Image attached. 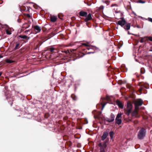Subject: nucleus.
<instances>
[{
	"label": "nucleus",
	"instance_id": "39448f33",
	"mask_svg": "<svg viewBox=\"0 0 152 152\" xmlns=\"http://www.w3.org/2000/svg\"><path fill=\"white\" fill-rule=\"evenodd\" d=\"M118 23L121 26H123L126 23V21L125 19L122 18L118 21Z\"/></svg>",
	"mask_w": 152,
	"mask_h": 152
},
{
	"label": "nucleus",
	"instance_id": "e433bc0d",
	"mask_svg": "<svg viewBox=\"0 0 152 152\" xmlns=\"http://www.w3.org/2000/svg\"><path fill=\"white\" fill-rule=\"evenodd\" d=\"M74 99V100H76V99H75H75Z\"/></svg>",
	"mask_w": 152,
	"mask_h": 152
},
{
	"label": "nucleus",
	"instance_id": "58836bf2",
	"mask_svg": "<svg viewBox=\"0 0 152 152\" xmlns=\"http://www.w3.org/2000/svg\"><path fill=\"white\" fill-rule=\"evenodd\" d=\"M151 41H152V40H151Z\"/></svg>",
	"mask_w": 152,
	"mask_h": 152
},
{
	"label": "nucleus",
	"instance_id": "a878e982",
	"mask_svg": "<svg viewBox=\"0 0 152 152\" xmlns=\"http://www.w3.org/2000/svg\"><path fill=\"white\" fill-rule=\"evenodd\" d=\"M54 50V49L53 48H50V50L51 52H52Z\"/></svg>",
	"mask_w": 152,
	"mask_h": 152
},
{
	"label": "nucleus",
	"instance_id": "412c9836",
	"mask_svg": "<svg viewBox=\"0 0 152 152\" xmlns=\"http://www.w3.org/2000/svg\"><path fill=\"white\" fill-rule=\"evenodd\" d=\"M6 33L8 34H11V32L9 31L8 30H6Z\"/></svg>",
	"mask_w": 152,
	"mask_h": 152
},
{
	"label": "nucleus",
	"instance_id": "393cba45",
	"mask_svg": "<svg viewBox=\"0 0 152 152\" xmlns=\"http://www.w3.org/2000/svg\"><path fill=\"white\" fill-rule=\"evenodd\" d=\"M118 5L116 4H113L111 5V7H118Z\"/></svg>",
	"mask_w": 152,
	"mask_h": 152
},
{
	"label": "nucleus",
	"instance_id": "f3484780",
	"mask_svg": "<svg viewBox=\"0 0 152 152\" xmlns=\"http://www.w3.org/2000/svg\"><path fill=\"white\" fill-rule=\"evenodd\" d=\"M126 29L127 30H129L130 29V24L129 23H128L126 24Z\"/></svg>",
	"mask_w": 152,
	"mask_h": 152
},
{
	"label": "nucleus",
	"instance_id": "cd10ccee",
	"mask_svg": "<svg viewBox=\"0 0 152 152\" xmlns=\"http://www.w3.org/2000/svg\"><path fill=\"white\" fill-rule=\"evenodd\" d=\"M82 45H85V46H88V45L86 43H83V44H82Z\"/></svg>",
	"mask_w": 152,
	"mask_h": 152
},
{
	"label": "nucleus",
	"instance_id": "20e7f679",
	"mask_svg": "<svg viewBox=\"0 0 152 152\" xmlns=\"http://www.w3.org/2000/svg\"><path fill=\"white\" fill-rule=\"evenodd\" d=\"M99 146L100 147V152H105V149L107 146L106 142H104L103 145L100 143Z\"/></svg>",
	"mask_w": 152,
	"mask_h": 152
},
{
	"label": "nucleus",
	"instance_id": "bb28decb",
	"mask_svg": "<svg viewBox=\"0 0 152 152\" xmlns=\"http://www.w3.org/2000/svg\"><path fill=\"white\" fill-rule=\"evenodd\" d=\"M148 20H149L150 21V22H152V18H148Z\"/></svg>",
	"mask_w": 152,
	"mask_h": 152
},
{
	"label": "nucleus",
	"instance_id": "473e14b6",
	"mask_svg": "<svg viewBox=\"0 0 152 152\" xmlns=\"http://www.w3.org/2000/svg\"><path fill=\"white\" fill-rule=\"evenodd\" d=\"M149 51H152V49L150 50H149Z\"/></svg>",
	"mask_w": 152,
	"mask_h": 152
},
{
	"label": "nucleus",
	"instance_id": "f257e3e1",
	"mask_svg": "<svg viewBox=\"0 0 152 152\" xmlns=\"http://www.w3.org/2000/svg\"><path fill=\"white\" fill-rule=\"evenodd\" d=\"M143 103L142 100L140 99L136 100L135 101L134 105L135 106V110H134V117H138V115H136L138 113V110L139 109V106L141 105Z\"/></svg>",
	"mask_w": 152,
	"mask_h": 152
},
{
	"label": "nucleus",
	"instance_id": "7ed1b4c3",
	"mask_svg": "<svg viewBox=\"0 0 152 152\" xmlns=\"http://www.w3.org/2000/svg\"><path fill=\"white\" fill-rule=\"evenodd\" d=\"M146 135V131L145 129L142 128L138 132L137 137L139 140H142L144 139Z\"/></svg>",
	"mask_w": 152,
	"mask_h": 152
},
{
	"label": "nucleus",
	"instance_id": "a211bd4d",
	"mask_svg": "<svg viewBox=\"0 0 152 152\" xmlns=\"http://www.w3.org/2000/svg\"><path fill=\"white\" fill-rule=\"evenodd\" d=\"M19 37L23 39H26L27 38V37L26 35H23V36H20Z\"/></svg>",
	"mask_w": 152,
	"mask_h": 152
},
{
	"label": "nucleus",
	"instance_id": "9d476101",
	"mask_svg": "<svg viewBox=\"0 0 152 152\" xmlns=\"http://www.w3.org/2000/svg\"><path fill=\"white\" fill-rule=\"evenodd\" d=\"M116 104L118 105L119 107L121 109H123L124 107V105L122 104L121 102L119 100H117Z\"/></svg>",
	"mask_w": 152,
	"mask_h": 152
},
{
	"label": "nucleus",
	"instance_id": "c9c22d12",
	"mask_svg": "<svg viewBox=\"0 0 152 152\" xmlns=\"http://www.w3.org/2000/svg\"><path fill=\"white\" fill-rule=\"evenodd\" d=\"M137 27L138 28H140L138 26H137Z\"/></svg>",
	"mask_w": 152,
	"mask_h": 152
},
{
	"label": "nucleus",
	"instance_id": "b1692460",
	"mask_svg": "<svg viewBox=\"0 0 152 152\" xmlns=\"http://www.w3.org/2000/svg\"><path fill=\"white\" fill-rule=\"evenodd\" d=\"M6 62L8 63H11L12 62V61L11 60L7 59L6 60Z\"/></svg>",
	"mask_w": 152,
	"mask_h": 152
},
{
	"label": "nucleus",
	"instance_id": "aec40b11",
	"mask_svg": "<svg viewBox=\"0 0 152 152\" xmlns=\"http://www.w3.org/2000/svg\"><path fill=\"white\" fill-rule=\"evenodd\" d=\"M121 113H118L117 115V116L116 117V119H117L118 118H119L121 116Z\"/></svg>",
	"mask_w": 152,
	"mask_h": 152
},
{
	"label": "nucleus",
	"instance_id": "4c0bfd02",
	"mask_svg": "<svg viewBox=\"0 0 152 152\" xmlns=\"http://www.w3.org/2000/svg\"><path fill=\"white\" fill-rule=\"evenodd\" d=\"M1 23H0V25H1Z\"/></svg>",
	"mask_w": 152,
	"mask_h": 152
},
{
	"label": "nucleus",
	"instance_id": "6e6552de",
	"mask_svg": "<svg viewBox=\"0 0 152 152\" xmlns=\"http://www.w3.org/2000/svg\"><path fill=\"white\" fill-rule=\"evenodd\" d=\"M34 28L36 33L40 32L41 30L40 28L38 26H34Z\"/></svg>",
	"mask_w": 152,
	"mask_h": 152
},
{
	"label": "nucleus",
	"instance_id": "4be33fe9",
	"mask_svg": "<svg viewBox=\"0 0 152 152\" xmlns=\"http://www.w3.org/2000/svg\"><path fill=\"white\" fill-rule=\"evenodd\" d=\"M137 3H145V1H142L141 0H139L138 1H137Z\"/></svg>",
	"mask_w": 152,
	"mask_h": 152
},
{
	"label": "nucleus",
	"instance_id": "dca6fc26",
	"mask_svg": "<svg viewBox=\"0 0 152 152\" xmlns=\"http://www.w3.org/2000/svg\"><path fill=\"white\" fill-rule=\"evenodd\" d=\"M110 137L111 139H113L114 135V132L113 131H111L110 133Z\"/></svg>",
	"mask_w": 152,
	"mask_h": 152
},
{
	"label": "nucleus",
	"instance_id": "1a4fd4ad",
	"mask_svg": "<svg viewBox=\"0 0 152 152\" xmlns=\"http://www.w3.org/2000/svg\"><path fill=\"white\" fill-rule=\"evenodd\" d=\"M92 19L91 15V14H89L88 15L86 16V18L85 19V21H88Z\"/></svg>",
	"mask_w": 152,
	"mask_h": 152
},
{
	"label": "nucleus",
	"instance_id": "4468645a",
	"mask_svg": "<svg viewBox=\"0 0 152 152\" xmlns=\"http://www.w3.org/2000/svg\"><path fill=\"white\" fill-rule=\"evenodd\" d=\"M30 26V25L27 23H25L22 26V28L26 29L28 28Z\"/></svg>",
	"mask_w": 152,
	"mask_h": 152
},
{
	"label": "nucleus",
	"instance_id": "2f4dec72",
	"mask_svg": "<svg viewBox=\"0 0 152 152\" xmlns=\"http://www.w3.org/2000/svg\"><path fill=\"white\" fill-rule=\"evenodd\" d=\"M133 14H134V15H136V14L134 12L133 13Z\"/></svg>",
	"mask_w": 152,
	"mask_h": 152
},
{
	"label": "nucleus",
	"instance_id": "ddd939ff",
	"mask_svg": "<svg viewBox=\"0 0 152 152\" xmlns=\"http://www.w3.org/2000/svg\"><path fill=\"white\" fill-rule=\"evenodd\" d=\"M148 38L147 37H142L140 41V42L141 43H142L144 42H145V41L148 40Z\"/></svg>",
	"mask_w": 152,
	"mask_h": 152
},
{
	"label": "nucleus",
	"instance_id": "c756f323",
	"mask_svg": "<svg viewBox=\"0 0 152 152\" xmlns=\"http://www.w3.org/2000/svg\"><path fill=\"white\" fill-rule=\"evenodd\" d=\"M29 31V30H26V31H25V33H27V32H28V31Z\"/></svg>",
	"mask_w": 152,
	"mask_h": 152
},
{
	"label": "nucleus",
	"instance_id": "f8f14e48",
	"mask_svg": "<svg viewBox=\"0 0 152 152\" xmlns=\"http://www.w3.org/2000/svg\"><path fill=\"white\" fill-rule=\"evenodd\" d=\"M50 20L52 22H56L57 19V17L54 16H53L50 17Z\"/></svg>",
	"mask_w": 152,
	"mask_h": 152
},
{
	"label": "nucleus",
	"instance_id": "9b49d317",
	"mask_svg": "<svg viewBox=\"0 0 152 152\" xmlns=\"http://www.w3.org/2000/svg\"><path fill=\"white\" fill-rule=\"evenodd\" d=\"M79 15L81 16L86 17L87 15V13L86 12L81 11L80 12Z\"/></svg>",
	"mask_w": 152,
	"mask_h": 152
},
{
	"label": "nucleus",
	"instance_id": "f704fd0d",
	"mask_svg": "<svg viewBox=\"0 0 152 152\" xmlns=\"http://www.w3.org/2000/svg\"><path fill=\"white\" fill-rule=\"evenodd\" d=\"M2 57V56H0V58H1Z\"/></svg>",
	"mask_w": 152,
	"mask_h": 152
},
{
	"label": "nucleus",
	"instance_id": "f03ea898",
	"mask_svg": "<svg viewBox=\"0 0 152 152\" xmlns=\"http://www.w3.org/2000/svg\"><path fill=\"white\" fill-rule=\"evenodd\" d=\"M132 109V102L128 101L127 103L126 108L124 109L125 113L129 115L131 112Z\"/></svg>",
	"mask_w": 152,
	"mask_h": 152
},
{
	"label": "nucleus",
	"instance_id": "6ab92c4d",
	"mask_svg": "<svg viewBox=\"0 0 152 152\" xmlns=\"http://www.w3.org/2000/svg\"><path fill=\"white\" fill-rule=\"evenodd\" d=\"M19 43H17V44L15 48H14V50H16L17 49H18L19 48Z\"/></svg>",
	"mask_w": 152,
	"mask_h": 152
},
{
	"label": "nucleus",
	"instance_id": "72a5a7b5",
	"mask_svg": "<svg viewBox=\"0 0 152 152\" xmlns=\"http://www.w3.org/2000/svg\"><path fill=\"white\" fill-rule=\"evenodd\" d=\"M128 33L129 34H130L129 33V31H128Z\"/></svg>",
	"mask_w": 152,
	"mask_h": 152
},
{
	"label": "nucleus",
	"instance_id": "5701e85b",
	"mask_svg": "<svg viewBox=\"0 0 152 152\" xmlns=\"http://www.w3.org/2000/svg\"><path fill=\"white\" fill-rule=\"evenodd\" d=\"M106 104V103H104V104H102V110L103 108H104L105 106V105Z\"/></svg>",
	"mask_w": 152,
	"mask_h": 152
},
{
	"label": "nucleus",
	"instance_id": "0eeeda50",
	"mask_svg": "<svg viewBox=\"0 0 152 152\" xmlns=\"http://www.w3.org/2000/svg\"><path fill=\"white\" fill-rule=\"evenodd\" d=\"M108 133L107 132H104L101 137L102 140L103 141L107 137Z\"/></svg>",
	"mask_w": 152,
	"mask_h": 152
},
{
	"label": "nucleus",
	"instance_id": "423d86ee",
	"mask_svg": "<svg viewBox=\"0 0 152 152\" xmlns=\"http://www.w3.org/2000/svg\"><path fill=\"white\" fill-rule=\"evenodd\" d=\"M115 119V116L114 115L112 114L110 117L109 118H107L106 119V120L108 122H112L114 121Z\"/></svg>",
	"mask_w": 152,
	"mask_h": 152
},
{
	"label": "nucleus",
	"instance_id": "2eb2a0df",
	"mask_svg": "<svg viewBox=\"0 0 152 152\" xmlns=\"http://www.w3.org/2000/svg\"><path fill=\"white\" fill-rule=\"evenodd\" d=\"M115 121L116 123L118 125L120 124L122 122L121 120V119H120L119 118H118L117 119H116V118Z\"/></svg>",
	"mask_w": 152,
	"mask_h": 152
},
{
	"label": "nucleus",
	"instance_id": "c85d7f7f",
	"mask_svg": "<svg viewBox=\"0 0 152 152\" xmlns=\"http://www.w3.org/2000/svg\"><path fill=\"white\" fill-rule=\"evenodd\" d=\"M27 16L28 17H30V15L29 14H27Z\"/></svg>",
	"mask_w": 152,
	"mask_h": 152
},
{
	"label": "nucleus",
	"instance_id": "7c9ffc66",
	"mask_svg": "<svg viewBox=\"0 0 152 152\" xmlns=\"http://www.w3.org/2000/svg\"><path fill=\"white\" fill-rule=\"evenodd\" d=\"M2 73L1 72H0V76L1 75Z\"/></svg>",
	"mask_w": 152,
	"mask_h": 152
}]
</instances>
